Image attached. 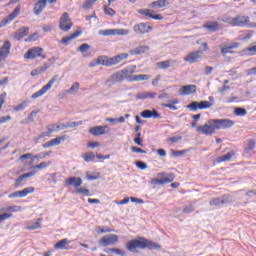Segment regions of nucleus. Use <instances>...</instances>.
Segmentation results:
<instances>
[{
    "mask_svg": "<svg viewBox=\"0 0 256 256\" xmlns=\"http://www.w3.org/2000/svg\"><path fill=\"white\" fill-rule=\"evenodd\" d=\"M133 73H135V66H129L116 71L106 80V85L107 87H113V85L123 83V81H129L132 83L133 81H149V79H151L147 74H138L133 76Z\"/></svg>",
    "mask_w": 256,
    "mask_h": 256,
    "instance_id": "nucleus-1",
    "label": "nucleus"
},
{
    "mask_svg": "<svg viewBox=\"0 0 256 256\" xmlns=\"http://www.w3.org/2000/svg\"><path fill=\"white\" fill-rule=\"evenodd\" d=\"M159 245L155 242L147 240L143 237L139 239L130 240L126 243V248L132 253L137 251V249H158Z\"/></svg>",
    "mask_w": 256,
    "mask_h": 256,
    "instance_id": "nucleus-2",
    "label": "nucleus"
},
{
    "mask_svg": "<svg viewBox=\"0 0 256 256\" xmlns=\"http://www.w3.org/2000/svg\"><path fill=\"white\" fill-rule=\"evenodd\" d=\"M127 57H129V54L122 53L112 58L100 56L96 59V61H98V65H103L104 67H113V65L121 63V61H124V59H127Z\"/></svg>",
    "mask_w": 256,
    "mask_h": 256,
    "instance_id": "nucleus-3",
    "label": "nucleus"
},
{
    "mask_svg": "<svg viewBox=\"0 0 256 256\" xmlns=\"http://www.w3.org/2000/svg\"><path fill=\"white\" fill-rule=\"evenodd\" d=\"M217 130V122L215 119H210L204 125H200L196 128L197 133H201L202 135H215Z\"/></svg>",
    "mask_w": 256,
    "mask_h": 256,
    "instance_id": "nucleus-4",
    "label": "nucleus"
},
{
    "mask_svg": "<svg viewBox=\"0 0 256 256\" xmlns=\"http://www.w3.org/2000/svg\"><path fill=\"white\" fill-rule=\"evenodd\" d=\"M175 181V174L173 173H158L157 178L151 180L152 185H167Z\"/></svg>",
    "mask_w": 256,
    "mask_h": 256,
    "instance_id": "nucleus-5",
    "label": "nucleus"
},
{
    "mask_svg": "<svg viewBox=\"0 0 256 256\" xmlns=\"http://www.w3.org/2000/svg\"><path fill=\"white\" fill-rule=\"evenodd\" d=\"M209 101H211V102H209ZM209 101H207V100H204L201 102L194 101L187 106V109H190V111H198V109H200V110L209 109L210 107H213L215 98H213V96H210Z\"/></svg>",
    "mask_w": 256,
    "mask_h": 256,
    "instance_id": "nucleus-6",
    "label": "nucleus"
},
{
    "mask_svg": "<svg viewBox=\"0 0 256 256\" xmlns=\"http://www.w3.org/2000/svg\"><path fill=\"white\" fill-rule=\"evenodd\" d=\"M44 53L45 50L43 48L38 46L32 47L24 54V59H37V57H40V59H47V55Z\"/></svg>",
    "mask_w": 256,
    "mask_h": 256,
    "instance_id": "nucleus-7",
    "label": "nucleus"
},
{
    "mask_svg": "<svg viewBox=\"0 0 256 256\" xmlns=\"http://www.w3.org/2000/svg\"><path fill=\"white\" fill-rule=\"evenodd\" d=\"M117 243H119V236L116 234L105 235L99 240L101 247H112L117 245Z\"/></svg>",
    "mask_w": 256,
    "mask_h": 256,
    "instance_id": "nucleus-8",
    "label": "nucleus"
},
{
    "mask_svg": "<svg viewBox=\"0 0 256 256\" xmlns=\"http://www.w3.org/2000/svg\"><path fill=\"white\" fill-rule=\"evenodd\" d=\"M59 79V75H55L51 80L48 81V83L46 85H44L39 91L35 92L34 94H32V99H37L39 97H42V95H45V93H47V91H49V89H51L53 87V85H55V83H57V80Z\"/></svg>",
    "mask_w": 256,
    "mask_h": 256,
    "instance_id": "nucleus-9",
    "label": "nucleus"
},
{
    "mask_svg": "<svg viewBox=\"0 0 256 256\" xmlns=\"http://www.w3.org/2000/svg\"><path fill=\"white\" fill-rule=\"evenodd\" d=\"M134 33L136 35H146V33H151L153 31V26L149 22H141L133 27Z\"/></svg>",
    "mask_w": 256,
    "mask_h": 256,
    "instance_id": "nucleus-10",
    "label": "nucleus"
},
{
    "mask_svg": "<svg viewBox=\"0 0 256 256\" xmlns=\"http://www.w3.org/2000/svg\"><path fill=\"white\" fill-rule=\"evenodd\" d=\"M1 211H6V213L0 214V223H3L6 219H11V217H13V213L21 211V206H8L6 208H2Z\"/></svg>",
    "mask_w": 256,
    "mask_h": 256,
    "instance_id": "nucleus-11",
    "label": "nucleus"
},
{
    "mask_svg": "<svg viewBox=\"0 0 256 256\" xmlns=\"http://www.w3.org/2000/svg\"><path fill=\"white\" fill-rule=\"evenodd\" d=\"M31 193H35V187H27L22 190H18L8 195L9 199H21L23 197H27Z\"/></svg>",
    "mask_w": 256,
    "mask_h": 256,
    "instance_id": "nucleus-12",
    "label": "nucleus"
},
{
    "mask_svg": "<svg viewBox=\"0 0 256 256\" xmlns=\"http://www.w3.org/2000/svg\"><path fill=\"white\" fill-rule=\"evenodd\" d=\"M71 27H73V22L69 17V13L65 12L60 18L59 28L61 29V31L67 32L71 30Z\"/></svg>",
    "mask_w": 256,
    "mask_h": 256,
    "instance_id": "nucleus-13",
    "label": "nucleus"
},
{
    "mask_svg": "<svg viewBox=\"0 0 256 256\" xmlns=\"http://www.w3.org/2000/svg\"><path fill=\"white\" fill-rule=\"evenodd\" d=\"M49 155H51V151L42 152V153L34 155V156L32 153H26V154L21 155L19 157V159L22 163H25L26 159H31L30 165H32V163H33V161H35V159H45V157H49Z\"/></svg>",
    "mask_w": 256,
    "mask_h": 256,
    "instance_id": "nucleus-14",
    "label": "nucleus"
},
{
    "mask_svg": "<svg viewBox=\"0 0 256 256\" xmlns=\"http://www.w3.org/2000/svg\"><path fill=\"white\" fill-rule=\"evenodd\" d=\"M99 35L103 37H110L115 35H129V30L127 29H106V30H99Z\"/></svg>",
    "mask_w": 256,
    "mask_h": 256,
    "instance_id": "nucleus-15",
    "label": "nucleus"
},
{
    "mask_svg": "<svg viewBox=\"0 0 256 256\" xmlns=\"http://www.w3.org/2000/svg\"><path fill=\"white\" fill-rule=\"evenodd\" d=\"M19 13H21V8L16 7L10 15H8L6 18L1 20L0 29H3V27H6V25H9L11 21H15V19H17V17L19 16Z\"/></svg>",
    "mask_w": 256,
    "mask_h": 256,
    "instance_id": "nucleus-16",
    "label": "nucleus"
},
{
    "mask_svg": "<svg viewBox=\"0 0 256 256\" xmlns=\"http://www.w3.org/2000/svg\"><path fill=\"white\" fill-rule=\"evenodd\" d=\"M9 53H11V42L6 40L0 48V63L9 57Z\"/></svg>",
    "mask_w": 256,
    "mask_h": 256,
    "instance_id": "nucleus-17",
    "label": "nucleus"
},
{
    "mask_svg": "<svg viewBox=\"0 0 256 256\" xmlns=\"http://www.w3.org/2000/svg\"><path fill=\"white\" fill-rule=\"evenodd\" d=\"M140 15H144V17H150V19H154L155 21H163V15L154 14L155 11L151 9H140L138 10Z\"/></svg>",
    "mask_w": 256,
    "mask_h": 256,
    "instance_id": "nucleus-18",
    "label": "nucleus"
},
{
    "mask_svg": "<svg viewBox=\"0 0 256 256\" xmlns=\"http://www.w3.org/2000/svg\"><path fill=\"white\" fill-rule=\"evenodd\" d=\"M90 135L99 137L100 135H107L109 133V126H94L89 129Z\"/></svg>",
    "mask_w": 256,
    "mask_h": 256,
    "instance_id": "nucleus-19",
    "label": "nucleus"
},
{
    "mask_svg": "<svg viewBox=\"0 0 256 256\" xmlns=\"http://www.w3.org/2000/svg\"><path fill=\"white\" fill-rule=\"evenodd\" d=\"M202 55H203V50L191 52L186 57H184V61H186V63H190V64L197 63L199 61V59H201Z\"/></svg>",
    "mask_w": 256,
    "mask_h": 256,
    "instance_id": "nucleus-20",
    "label": "nucleus"
},
{
    "mask_svg": "<svg viewBox=\"0 0 256 256\" xmlns=\"http://www.w3.org/2000/svg\"><path fill=\"white\" fill-rule=\"evenodd\" d=\"M217 129H231L235 125V121L231 119H215Z\"/></svg>",
    "mask_w": 256,
    "mask_h": 256,
    "instance_id": "nucleus-21",
    "label": "nucleus"
},
{
    "mask_svg": "<svg viewBox=\"0 0 256 256\" xmlns=\"http://www.w3.org/2000/svg\"><path fill=\"white\" fill-rule=\"evenodd\" d=\"M64 129H67L66 124H52L51 128H47V132H43L41 137H49L51 133H55L57 131H63Z\"/></svg>",
    "mask_w": 256,
    "mask_h": 256,
    "instance_id": "nucleus-22",
    "label": "nucleus"
},
{
    "mask_svg": "<svg viewBox=\"0 0 256 256\" xmlns=\"http://www.w3.org/2000/svg\"><path fill=\"white\" fill-rule=\"evenodd\" d=\"M227 203H229V195H223L220 198L210 200L209 205L211 207H219L221 205H227Z\"/></svg>",
    "mask_w": 256,
    "mask_h": 256,
    "instance_id": "nucleus-23",
    "label": "nucleus"
},
{
    "mask_svg": "<svg viewBox=\"0 0 256 256\" xmlns=\"http://www.w3.org/2000/svg\"><path fill=\"white\" fill-rule=\"evenodd\" d=\"M35 175H37L36 170H32V171H30V172H28V173H24V174L20 175V176L14 181V187H16V189H17V187H21V185H22L23 181H25V179H29V177H33V176H35Z\"/></svg>",
    "mask_w": 256,
    "mask_h": 256,
    "instance_id": "nucleus-24",
    "label": "nucleus"
},
{
    "mask_svg": "<svg viewBox=\"0 0 256 256\" xmlns=\"http://www.w3.org/2000/svg\"><path fill=\"white\" fill-rule=\"evenodd\" d=\"M65 139H67L66 135L58 136V137L46 142L45 144H43V148L49 149V147H57V145H61V141H65Z\"/></svg>",
    "mask_w": 256,
    "mask_h": 256,
    "instance_id": "nucleus-25",
    "label": "nucleus"
},
{
    "mask_svg": "<svg viewBox=\"0 0 256 256\" xmlns=\"http://www.w3.org/2000/svg\"><path fill=\"white\" fill-rule=\"evenodd\" d=\"M193 93H197V85L188 84V85L182 86L179 89L180 95H193Z\"/></svg>",
    "mask_w": 256,
    "mask_h": 256,
    "instance_id": "nucleus-26",
    "label": "nucleus"
},
{
    "mask_svg": "<svg viewBox=\"0 0 256 256\" xmlns=\"http://www.w3.org/2000/svg\"><path fill=\"white\" fill-rule=\"evenodd\" d=\"M141 117H143V119H161V114H159V112H157V110L153 109V110H144L140 113Z\"/></svg>",
    "mask_w": 256,
    "mask_h": 256,
    "instance_id": "nucleus-27",
    "label": "nucleus"
},
{
    "mask_svg": "<svg viewBox=\"0 0 256 256\" xmlns=\"http://www.w3.org/2000/svg\"><path fill=\"white\" fill-rule=\"evenodd\" d=\"M234 21V27H245V25H249V16L238 15L234 17Z\"/></svg>",
    "mask_w": 256,
    "mask_h": 256,
    "instance_id": "nucleus-28",
    "label": "nucleus"
},
{
    "mask_svg": "<svg viewBox=\"0 0 256 256\" xmlns=\"http://www.w3.org/2000/svg\"><path fill=\"white\" fill-rule=\"evenodd\" d=\"M65 184L72 185V187L79 189V187L83 185V179H81L80 177H69L65 180Z\"/></svg>",
    "mask_w": 256,
    "mask_h": 256,
    "instance_id": "nucleus-29",
    "label": "nucleus"
},
{
    "mask_svg": "<svg viewBox=\"0 0 256 256\" xmlns=\"http://www.w3.org/2000/svg\"><path fill=\"white\" fill-rule=\"evenodd\" d=\"M27 35H29V27H21L14 33L13 37L17 41H21V39H24Z\"/></svg>",
    "mask_w": 256,
    "mask_h": 256,
    "instance_id": "nucleus-30",
    "label": "nucleus"
},
{
    "mask_svg": "<svg viewBox=\"0 0 256 256\" xmlns=\"http://www.w3.org/2000/svg\"><path fill=\"white\" fill-rule=\"evenodd\" d=\"M204 29H207V31H210V33H216V31H219L221 29V24L217 21L208 22L203 25Z\"/></svg>",
    "mask_w": 256,
    "mask_h": 256,
    "instance_id": "nucleus-31",
    "label": "nucleus"
},
{
    "mask_svg": "<svg viewBox=\"0 0 256 256\" xmlns=\"http://www.w3.org/2000/svg\"><path fill=\"white\" fill-rule=\"evenodd\" d=\"M82 33L83 32L81 30H77L74 33L70 34L69 36L62 38L61 40L62 45H69V43H71L73 39H77V37H79V35H81Z\"/></svg>",
    "mask_w": 256,
    "mask_h": 256,
    "instance_id": "nucleus-32",
    "label": "nucleus"
},
{
    "mask_svg": "<svg viewBox=\"0 0 256 256\" xmlns=\"http://www.w3.org/2000/svg\"><path fill=\"white\" fill-rule=\"evenodd\" d=\"M45 7H47V0H38L34 6V13L36 15H41Z\"/></svg>",
    "mask_w": 256,
    "mask_h": 256,
    "instance_id": "nucleus-33",
    "label": "nucleus"
},
{
    "mask_svg": "<svg viewBox=\"0 0 256 256\" xmlns=\"http://www.w3.org/2000/svg\"><path fill=\"white\" fill-rule=\"evenodd\" d=\"M70 243L71 241H69L67 238H64L54 245V249L69 250L71 249V247H69Z\"/></svg>",
    "mask_w": 256,
    "mask_h": 256,
    "instance_id": "nucleus-34",
    "label": "nucleus"
},
{
    "mask_svg": "<svg viewBox=\"0 0 256 256\" xmlns=\"http://www.w3.org/2000/svg\"><path fill=\"white\" fill-rule=\"evenodd\" d=\"M129 201H132V203H143V199L136 198V197H126L121 201H115L116 205H127Z\"/></svg>",
    "mask_w": 256,
    "mask_h": 256,
    "instance_id": "nucleus-35",
    "label": "nucleus"
},
{
    "mask_svg": "<svg viewBox=\"0 0 256 256\" xmlns=\"http://www.w3.org/2000/svg\"><path fill=\"white\" fill-rule=\"evenodd\" d=\"M239 43L238 42H234L231 45L227 46V47H220L221 49V55H227V53L233 54L232 49H237L239 48Z\"/></svg>",
    "mask_w": 256,
    "mask_h": 256,
    "instance_id": "nucleus-36",
    "label": "nucleus"
},
{
    "mask_svg": "<svg viewBox=\"0 0 256 256\" xmlns=\"http://www.w3.org/2000/svg\"><path fill=\"white\" fill-rule=\"evenodd\" d=\"M167 5H169V0H157L151 2L150 7L153 9H163V7H167Z\"/></svg>",
    "mask_w": 256,
    "mask_h": 256,
    "instance_id": "nucleus-37",
    "label": "nucleus"
},
{
    "mask_svg": "<svg viewBox=\"0 0 256 256\" xmlns=\"http://www.w3.org/2000/svg\"><path fill=\"white\" fill-rule=\"evenodd\" d=\"M41 219H38L37 221H30L27 223L26 229L28 231H35V229H41Z\"/></svg>",
    "mask_w": 256,
    "mask_h": 256,
    "instance_id": "nucleus-38",
    "label": "nucleus"
},
{
    "mask_svg": "<svg viewBox=\"0 0 256 256\" xmlns=\"http://www.w3.org/2000/svg\"><path fill=\"white\" fill-rule=\"evenodd\" d=\"M49 67H50L49 64L44 63L42 67L32 70L30 74L32 77H37V75H41V73H45V71H47Z\"/></svg>",
    "mask_w": 256,
    "mask_h": 256,
    "instance_id": "nucleus-39",
    "label": "nucleus"
},
{
    "mask_svg": "<svg viewBox=\"0 0 256 256\" xmlns=\"http://www.w3.org/2000/svg\"><path fill=\"white\" fill-rule=\"evenodd\" d=\"M235 157V151H230L225 155L217 158V163H225V161H231V158Z\"/></svg>",
    "mask_w": 256,
    "mask_h": 256,
    "instance_id": "nucleus-40",
    "label": "nucleus"
},
{
    "mask_svg": "<svg viewBox=\"0 0 256 256\" xmlns=\"http://www.w3.org/2000/svg\"><path fill=\"white\" fill-rule=\"evenodd\" d=\"M172 63H176L175 60H166V61L158 62L156 65L159 69H169Z\"/></svg>",
    "mask_w": 256,
    "mask_h": 256,
    "instance_id": "nucleus-41",
    "label": "nucleus"
},
{
    "mask_svg": "<svg viewBox=\"0 0 256 256\" xmlns=\"http://www.w3.org/2000/svg\"><path fill=\"white\" fill-rule=\"evenodd\" d=\"M95 157V153L93 152H86L82 154V159H84L86 163H91V161H95Z\"/></svg>",
    "mask_w": 256,
    "mask_h": 256,
    "instance_id": "nucleus-42",
    "label": "nucleus"
},
{
    "mask_svg": "<svg viewBox=\"0 0 256 256\" xmlns=\"http://www.w3.org/2000/svg\"><path fill=\"white\" fill-rule=\"evenodd\" d=\"M179 103V101L177 99H174L172 101H170V103L168 104H162V107H165L166 109H171V111H177V105Z\"/></svg>",
    "mask_w": 256,
    "mask_h": 256,
    "instance_id": "nucleus-43",
    "label": "nucleus"
},
{
    "mask_svg": "<svg viewBox=\"0 0 256 256\" xmlns=\"http://www.w3.org/2000/svg\"><path fill=\"white\" fill-rule=\"evenodd\" d=\"M149 51V46H140L135 48V50L132 52V55H141L143 53H147Z\"/></svg>",
    "mask_w": 256,
    "mask_h": 256,
    "instance_id": "nucleus-44",
    "label": "nucleus"
},
{
    "mask_svg": "<svg viewBox=\"0 0 256 256\" xmlns=\"http://www.w3.org/2000/svg\"><path fill=\"white\" fill-rule=\"evenodd\" d=\"M49 165H51V161L41 162L40 164L32 166V169L33 171H35V169H47Z\"/></svg>",
    "mask_w": 256,
    "mask_h": 256,
    "instance_id": "nucleus-45",
    "label": "nucleus"
},
{
    "mask_svg": "<svg viewBox=\"0 0 256 256\" xmlns=\"http://www.w3.org/2000/svg\"><path fill=\"white\" fill-rule=\"evenodd\" d=\"M75 193L85 195L86 197H91V192L86 188H76Z\"/></svg>",
    "mask_w": 256,
    "mask_h": 256,
    "instance_id": "nucleus-46",
    "label": "nucleus"
},
{
    "mask_svg": "<svg viewBox=\"0 0 256 256\" xmlns=\"http://www.w3.org/2000/svg\"><path fill=\"white\" fill-rule=\"evenodd\" d=\"M234 115L237 117H245V115H247V110L245 108L238 107L234 110Z\"/></svg>",
    "mask_w": 256,
    "mask_h": 256,
    "instance_id": "nucleus-47",
    "label": "nucleus"
},
{
    "mask_svg": "<svg viewBox=\"0 0 256 256\" xmlns=\"http://www.w3.org/2000/svg\"><path fill=\"white\" fill-rule=\"evenodd\" d=\"M106 253H115L116 255H125V251L119 249V248H109L108 250H105Z\"/></svg>",
    "mask_w": 256,
    "mask_h": 256,
    "instance_id": "nucleus-48",
    "label": "nucleus"
},
{
    "mask_svg": "<svg viewBox=\"0 0 256 256\" xmlns=\"http://www.w3.org/2000/svg\"><path fill=\"white\" fill-rule=\"evenodd\" d=\"M104 13L105 15H109L110 17H115L117 12H115V10L111 7L104 6Z\"/></svg>",
    "mask_w": 256,
    "mask_h": 256,
    "instance_id": "nucleus-49",
    "label": "nucleus"
},
{
    "mask_svg": "<svg viewBox=\"0 0 256 256\" xmlns=\"http://www.w3.org/2000/svg\"><path fill=\"white\" fill-rule=\"evenodd\" d=\"M93 5H95V2L92 0H86L84 2V4L82 5V9H84L85 11L91 9V7H93Z\"/></svg>",
    "mask_w": 256,
    "mask_h": 256,
    "instance_id": "nucleus-50",
    "label": "nucleus"
},
{
    "mask_svg": "<svg viewBox=\"0 0 256 256\" xmlns=\"http://www.w3.org/2000/svg\"><path fill=\"white\" fill-rule=\"evenodd\" d=\"M256 141L255 139L248 140V145L246 147V151H253L255 149Z\"/></svg>",
    "mask_w": 256,
    "mask_h": 256,
    "instance_id": "nucleus-51",
    "label": "nucleus"
},
{
    "mask_svg": "<svg viewBox=\"0 0 256 256\" xmlns=\"http://www.w3.org/2000/svg\"><path fill=\"white\" fill-rule=\"evenodd\" d=\"M223 23H228V25H233L235 27V17L227 16L222 19Z\"/></svg>",
    "mask_w": 256,
    "mask_h": 256,
    "instance_id": "nucleus-52",
    "label": "nucleus"
},
{
    "mask_svg": "<svg viewBox=\"0 0 256 256\" xmlns=\"http://www.w3.org/2000/svg\"><path fill=\"white\" fill-rule=\"evenodd\" d=\"M83 124V121H79V122H68L66 124V129H70V128H73V127H79V125H82Z\"/></svg>",
    "mask_w": 256,
    "mask_h": 256,
    "instance_id": "nucleus-53",
    "label": "nucleus"
},
{
    "mask_svg": "<svg viewBox=\"0 0 256 256\" xmlns=\"http://www.w3.org/2000/svg\"><path fill=\"white\" fill-rule=\"evenodd\" d=\"M171 153L174 157H181V155H185L187 153V150H182V151L171 150Z\"/></svg>",
    "mask_w": 256,
    "mask_h": 256,
    "instance_id": "nucleus-54",
    "label": "nucleus"
},
{
    "mask_svg": "<svg viewBox=\"0 0 256 256\" xmlns=\"http://www.w3.org/2000/svg\"><path fill=\"white\" fill-rule=\"evenodd\" d=\"M90 46L87 43H84L82 45H80V47L78 48V51H80V53H85V51H89Z\"/></svg>",
    "mask_w": 256,
    "mask_h": 256,
    "instance_id": "nucleus-55",
    "label": "nucleus"
},
{
    "mask_svg": "<svg viewBox=\"0 0 256 256\" xmlns=\"http://www.w3.org/2000/svg\"><path fill=\"white\" fill-rule=\"evenodd\" d=\"M80 84L79 82L74 83L69 89L68 93H75V91H79Z\"/></svg>",
    "mask_w": 256,
    "mask_h": 256,
    "instance_id": "nucleus-56",
    "label": "nucleus"
},
{
    "mask_svg": "<svg viewBox=\"0 0 256 256\" xmlns=\"http://www.w3.org/2000/svg\"><path fill=\"white\" fill-rule=\"evenodd\" d=\"M5 97H7V93H2L0 95V111L3 109V105H5Z\"/></svg>",
    "mask_w": 256,
    "mask_h": 256,
    "instance_id": "nucleus-57",
    "label": "nucleus"
},
{
    "mask_svg": "<svg viewBox=\"0 0 256 256\" xmlns=\"http://www.w3.org/2000/svg\"><path fill=\"white\" fill-rule=\"evenodd\" d=\"M248 55H256V45L255 46H251V47H248L246 49Z\"/></svg>",
    "mask_w": 256,
    "mask_h": 256,
    "instance_id": "nucleus-58",
    "label": "nucleus"
},
{
    "mask_svg": "<svg viewBox=\"0 0 256 256\" xmlns=\"http://www.w3.org/2000/svg\"><path fill=\"white\" fill-rule=\"evenodd\" d=\"M131 151L132 153H143V154L147 153V151L135 146L131 148Z\"/></svg>",
    "mask_w": 256,
    "mask_h": 256,
    "instance_id": "nucleus-59",
    "label": "nucleus"
},
{
    "mask_svg": "<svg viewBox=\"0 0 256 256\" xmlns=\"http://www.w3.org/2000/svg\"><path fill=\"white\" fill-rule=\"evenodd\" d=\"M136 166L138 167V169H141L143 171L147 167V164L143 161H138L136 162Z\"/></svg>",
    "mask_w": 256,
    "mask_h": 256,
    "instance_id": "nucleus-60",
    "label": "nucleus"
},
{
    "mask_svg": "<svg viewBox=\"0 0 256 256\" xmlns=\"http://www.w3.org/2000/svg\"><path fill=\"white\" fill-rule=\"evenodd\" d=\"M7 121H11L10 115L0 117V125H2V123H7Z\"/></svg>",
    "mask_w": 256,
    "mask_h": 256,
    "instance_id": "nucleus-61",
    "label": "nucleus"
},
{
    "mask_svg": "<svg viewBox=\"0 0 256 256\" xmlns=\"http://www.w3.org/2000/svg\"><path fill=\"white\" fill-rule=\"evenodd\" d=\"M193 211H195V208H193V206H187L183 209V213H193Z\"/></svg>",
    "mask_w": 256,
    "mask_h": 256,
    "instance_id": "nucleus-62",
    "label": "nucleus"
},
{
    "mask_svg": "<svg viewBox=\"0 0 256 256\" xmlns=\"http://www.w3.org/2000/svg\"><path fill=\"white\" fill-rule=\"evenodd\" d=\"M134 143L139 147H143V138H134Z\"/></svg>",
    "mask_w": 256,
    "mask_h": 256,
    "instance_id": "nucleus-63",
    "label": "nucleus"
},
{
    "mask_svg": "<svg viewBox=\"0 0 256 256\" xmlns=\"http://www.w3.org/2000/svg\"><path fill=\"white\" fill-rule=\"evenodd\" d=\"M23 109H25V104L23 103L14 107V111H23Z\"/></svg>",
    "mask_w": 256,
    "mask_h": 256,
    "instance_id": "nucleus-64",
    "label": "nucleus"
}]
</instances>
